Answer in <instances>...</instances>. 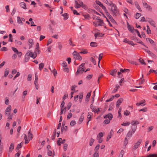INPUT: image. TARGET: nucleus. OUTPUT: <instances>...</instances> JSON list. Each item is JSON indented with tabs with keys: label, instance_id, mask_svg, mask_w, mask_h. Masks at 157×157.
<instances>
[{
	"label": "nucleus",
	"instance_id": "nucleus-17",
	"mask_svg": "<svg viewBox=\"0 0 157 157\" xmlns=\"http://www.w3.org/2000/svg\"><path fill=\"white\" fill-rule=\"evenodd\" d=\"M127 28L129 31L132 33L133 32V30H135L134 28L132 27H131L128 22H127Z\"/></svg>",
	"mask_w": 157,
	"mask_h": 157
},
{
	"label": "nucleus",
	"instance_id": "nucleus-29",
	"mask_svg": "<svg viewBox=\"0 0 157 157\" xmlns=\"http://www.w3.org/2000/svg\"><path fill=\"white\" fill-rule=\"evenodd\" d=\"M90 46L91 47H96L98 46V44L96 42H91L90 43Z\"/></svg>",
	"mask_w": 157,
	"mask_h": 157
},
{
	"label": "nucleus",
	"instance_id": "nucleus-63",
	"mask_svg": "<svg viewBox=\"0 0 157 157\" xmlns=\"http://www.w3.org/2000/svg\"><path fill=\"white\" fill-rule=\"evenodd\" d=\"M130 113V112L128 111L127 110L124 112V114L126 116L129 115Z\"/></svg>",
	"mask_w": 157,
	"mask_h": 157
},
{
	"label": "nucleus",
	"instance_id": "nucleus-15",
	"mask_svg": "<svg viewBox=\"0 0 157 157\" xmlns=\"http://www.w3.org/2000/svg\"><path fill=\"white\" fill-rule=\"evenodd\" d=\"M117 71L116 69H113L111 71L110 74L111 75L115 77L116 76Z\"/></svg>",
	"mask_w": 157,
	"mask_h": 157
},
{
	"label": "nucleus",
	"instance_id": "nucleus-37",
	"mask_svg": "<svg viewBox=\"0 0 157 157\" xmlns=\"http://www.w3.org/2000/svg\"><path fill=\"white\" fill-rule=\"evenodd\" d=\"M75 7L76 8H78L80 7H81V5L80 4H78V2L76 1H75Z\"/></svg>",
	"mask_w": 157,
	"mask_h": 157
},
{
	"label": "nucleus",
	"instance_id": "nucleus-23",
	"mask_svg": "<svg viewBox=\"0 0 157 157\" xmlns=\"http://www.w3.org/2000/svg\"><path fill=\"white\" fill-rule=\"evenodd\" d=\"M28 136L29 139L30 140H32L33 138V135L31 133V130L30 129L28 133Z\"/></svg>",
	"mask_w": 157,
	"mask_h": 157
},
{
	"label": "nucleus",
	"instance_id": "nucleus-50",
	"mask_svg": "<svg viewBox=\"0 0 157 157\" xmlns=\"http://www.w3.org/2000/svg\"><path fill=\"white\" fill-rule=\"evenodd\" d=\"M121 72L118 71L117 72L118 77L119 78H122L123 77V75L122 74Z\"/></svg>",
	"mask_w": 157,
	"mask_h": 157
},
{
	"label": "nucleus",
	"instance_id": "nucleus-24",
	"mask_svg": "<svg viewBox=\"0 0 157 157\" xmlns=\"http://www.w3.org/2000/svg\"><path fill=\"white\" fill-rule=\"evenodd\" d=\"M21 7L24 9H26V5L24 2H21L20 3Z\"/></svg>",
	"mask_w": 157,
	"mask_h": 157
},
{
	"label": "nucleus",
	"instance_id": "nucleus-5",
	"mask_svg": "<svg viewBox=\"0 0 157 157\" xmlns=\"http://www.w3.org/2000/svg\"><path fill=\"white\" fill-rule=\"evenodd\" d=\"M74 58L75 59L81 60L82 59V57L80 55L79 53H78L76 51H74L73 53Z\"/></svg>",
	"mask_w": 157,
	"mask_h": 157
},
{
	"label": "nucleus",
	"instance_id": "nucleus-27",
	"mask_svg": "<svg viewBox=\"0 0 157 157\" xmlns=\"http://www.w3.org/2000/svg\"><path fill=\"white\" fill-rule=\"evenodd\" d=\"M120 71L122 73H124L125 72H127L128 73H129L130 71V70L128 69H123L122 68H120Z\"/></svg>",
	"mask_w": 157,
	"mask_h": 157
},
{
	"label": "nucleus",
	"instance_id": "nucleus-3",
	"mask_svg": "<svg viewBox=\"0 0 157 157\" xmlns=\"http://www.w3.org/2000/svg\"><path fill=\"white\" fill-rule=\"evenodd\" d=\"M85 65L84 63H82L81 65H79L78 68L75 74L76 76L80 74H82L85 71V68L84 67Z\"/></svg>",
	"mask_w": 157,
	"mask_h": 157
},
{
	"label": "nucleus",
	"instance_id": "nucleus-31",
	"mask_svg": "<svg viewBox=\"0 0 157 157\" xmlns=\"http://www.w3.org/2000/svg\"><path fill=\"white\" fill-rule=\"evenodd\" d=\"M62 15L64 17L63 19L64 20H66L68 19L69 15L68 13H65Z\"/></svg>",
	"mask_w": 157,
	"mask_h": 157
},
{
	"label": "nucleus",
	"instance_id": "nucleus-22",
	"mask_svg": "<svg viewBox=\"0 0 157 157\" xmlns=\"http://www.w3.org/2000/svg\"><path fill=\"white\" fill-rule=\"evenodd\" d=\"M91 91H90V92L88 93L86 95L85 100L87 102H88L89 101L91 95Z\"/></svg>",
	"mask_w": 157,
	"mask_h": 157
},
{
	"label": "nucleus",
	"instance_id": "nucleus-45",
	"mask_svg": "<svg viewBox=\"0 0 157 157\" xmlns=\"http://www.w3.org/2000/svg\"><path fill=\"white\" fill-rule=\"evenodd\" d=\"M82 50H83V51L80 52H79V53H80L81 54H87L88 53V52L87 51V50L86 49H82Z\"/></svg>",
	"mask_w": 157,
	"mask_h": 157
},
{
	"label": "nucleus",
	"instance_id": "nucleus-9",
	"mask_svg": "<svg viewBox=\"0 0 157 157\" xmlns=\"http://www.w3.org/2000/svg\"><path fill=\"white\" fill-rule=\"evenodd\" d=\"M132 40H135L136 41V42L139 44H141L144 45V46H145V47L147 48H148V47L145 45L140 40H139L138 39H137L136 37H134L132 39Z\"/></svg>",
	"mask_w": 157,
	"mask_h": 157
},
{
	"label": "nucleus",
	"instance_id": "nucleus-54",
	"mask_svg": "<svg viewBox=\"0 0 157 157\" xmlns=\"http://www.w3.org/2000/svg\"><path fill=\"white\" fill-rule=\"evenodd\" d=\"M62 140V139L61 138H59L58 139V140L57 141V144L58 145L60 146L61 144V141Z\"/></svg>",
	"mask_w": 157,
	"mask_h": 157
},
{
	"label": "nucleus",
	"instance_id": "nucleus-30",
	"mask_svg": "<svg viewBox=\"0 0 157 157\" xmlns=\"http://www.w3.org/2000/svg\"><path fill=\"white\" fill-rule=\"evenodd\" d=\"M67 107H66L65 108H61V111L59 113V114L60 115H61L63 113V111L64 112H66L67 111Z\"/></svg>",
	"mask_w": 157,
	"mask_h": 157
},
{
	"label": "nucleus",
	"instance_id": "nucleus-53",
	"mask_svg": "<svg viewBox=\"0 0 157 157\" xmlns=\"http://www.w3.org/2000/svg\"><path fill=\"white\" fill-rule=\"evenodd\" d=\"M52 73H53L54 75L55 76H56L57 74V71L55 68H53Z\"/></svg>",
	"mask_w": 157,
	"mask_h": 157
},
{
	"label": "nucleus",
	"instance_id": "nucleus-12",
	"mask_svg": "<svg viewBox=\"0 0 157 157\" xmlns=\"http://www.w3.org/2000/svg\"><path fill=\"white\" fill-rule=\"evenodd\" d=\"M30 52L29 51H28L25 55V62H27L30 59V56L29 53Z\"/></svg>",
	"mask_w": 157,
	"mask_h": 157
},
{
	"label": "nucleus",
	"instance_id": "nucleus-35",
	"mask_svg": "<svg viewBox=\"0 0 157 157\" xmlns=\"http://www.w3.org/2000/svg\"><path fill=\"white\" fill-rule=\"evenodd\" d=\"M68 43L70 45L74 46H75V44H74L73 43V42L72 41L71 38H70L68 40Z\"/></svg>",
	"mask_w": 157,
	"mask_h": 157
},
{
	"label": "nucleus",
	"instance_id": "nucleus-41",
	"mask_svg": "<svg viewBox=\"0 0 157 157\" xmlns=\"http://www.w3.org/2000/svg\"><path fill=\"white\" fill-rule=\"evenodd\" d=\"M14 149V144L12 143L11 144L10 147H9L10 151H12Z\"/></svg>",
	"mask_w": 157,
	"mask_h": 157
},
{
	"label": "nucleus",
	"instance_id": "nucleus-51",
	"mask_svg": "<svg viewBox=\"0 0 157 157\" xmlns=\"http://www.w3.org/2000/svg\"><path fill=\"white\" fill-rule=\"evenodd\" d=\"M126 81L124 80V78H122L121 79L120 81H119V83L121 86H122V83L125 82Z\"/></svg>",
	"mask_w": 157,
	"mask_h": 157
},
{
	"label": "nucleus",
	"instance_id": "nucleus-32",
	"mask_svg": "<svg viewBox=\"0 0 157 157\" xmlns=\"http://www.w3.org/2000/svg\"><path fill=\"white\" fill-rule=\"evenodd\" d=\"M135 5L136 6V8L140 11H142V10L141 8H140V6L138 4V3L137 2H135Z\"/></svg>",
	"mask_w": 157,
	"mask_h": 157
},
{
	"label": "nucleus",
	"instance_id": "nucleus-34",
	"mask_svg": "<svg viewBox=\"0 0 157 157\" xmlns=\"http://www.w3.org/2000/svg\"><path fill=\"white\" fill-rule=\"evenodd\" d=\"M23 142H22L19 144H18L17 145V147H16V149L18 150L20 148H21L23 145Z\"/></svg>",
	"mask_w": 157,
	"mask_h": 157
},
{
	"label": "nucleus",
	"instance_id": "nucleus-62",
	"mask_svg": "<svg viewBox=\"0 0 157 157\" xmlns=\"http://www.w3.org/2000/svg\"><path fill=\"white\" fill-rule=\"evenodd\" d=\"M93 157H99V154L98 152H95L93 155Z\"/></svg>",
	"mask_w": 157,
	"mask_h": 157
},
{
	"label": "nucleus",
	"instance_id": "nucleus-13",
	"mask_svg": "<svg viewBox=\"0 0 157 157\" xmlns=\"http://www.w3.org/2000/svg\"><path fill=\"white\" fill-rule=\"evenodd\" d=\"M123 99L122 98H119L117 101L116 103V107L118 108L121 104L122 102Z\"/></svg>",
	"mask_w": 157,
	"mask_h": 157
},
{
	"label": "nucleus",
	"instance_id": "nucleus-43",
	"mask_svg": "<svg viewBox=\"0 0 157 157\" xmlns=\"http://www.w3.org/2000/svg\"><path fill=\"white\" fill-rule=\"evenodd\" d=\"M139 62L140 63L142 64H143L144 65H146V63L144 62V60L142 59L141 58H140L139 59Z\"/></svg>",
	"mask_w": 157,
	"mask_h": 157
},
{
	"label": "nucleus",
	"instance_id": "nucleus-40",
	"mask_svg": "<svg viewBox=\"0 0 157 157\" xmlns=\"http://www.w3.org/2000/svg\"><path fill=\"white\" fill-rule=\"evenodd\" d=\"M44 63H42L39 64V69L40 71H41V70L44 68Z\"/></svg>",
	"mask_w": 157,
	"mask_h": 157
},
{
	"label": "nucleus",
	"instance_id": "nucleus-10",
	"mask_svg": "<svg viewBox=\"0 0 157 157\" xmlns=\"http://www.w3.org/2000/svg\"><path fill=\"white\" fill-rule=\"evenodd\" d=\"M143 5L149 11H151V6L148 5L146 2H145L143 3Z\"/></svg>",
	"mask_w": 157,
	"mask_h": 157
},
{
	"label": "nucleus",
	"instance_id": "nucleus-11",
	"mask_svg": "<svg viewBox=\"0 0 157 157\" xmlns=\"http://www.w3.org/2000/svg\"><path fill=\"white\" fill-rule=\"evenodd\" d=\"M144 50L152 58H156V56L153 53L151 52L150 51L148 50L147 49H144Z\"/></svg>",
	"mask_w": 157,
	"mask_h": 157
},
{
	"label": "nucleus",
	"instance_id": "nucleus-39",
	"mask_svg": "<svg viewBox=\"0 0 157 157\" xmlns=\"http://www.w3.org/2000/svg\"><path fill=\"white\" fill-rule=\"evenodd\" d=\"M90 109L92 110L93 112L95 113L96 111L97 110V109L94 108V107L93 106L92 104L90 105Z\"/></svg>",
	"mask_w": 157,
	"mask_h": 157
},
{
	"label": "nucleus",
	"instance_id": "nucleus-7",
	"mask_svg": "<svg viewBox=\"0 0 157 157\" xmlns=\"http://www.w3.org/2000/svg\"><path fill=\"white\" fill-rule=\"evenodd\" d=\"M11 106L10 105H9L8 107L6 108V109L5 113V115H9L10 114V113L11 112Z\"/></svg>",
	"mask_w": 157,
	"mask_h": 157
},
{
	"label": "nucleus",
	"instance_id": "nucleus-19",
	"mask_svg": "<svg viewBox=\"0 0 157 157\" xmlns=\"http://www.w3.org/2000/svg\"><path fill=\"white\" fill-rule=\"evenodd\" d=\"M104 34H102L98 33H95L94 34V36L95 39H96L97 37H102L104 36Z\"/></svg>",
	"mask_w": 157,
	"mask_h": 157
},
{
	"label": "nucleus",
	"instance_id": "nucleus-38",
	"mask_svg": "<svg viewBox=\"0 0 157 157\" xmlns=\"http://www.w3.org/2000/svg\"><path fill=\"white\" fill-rule=\"evenodd\" d=\"M109 19H110L111 21L112 22V23L113 24L117 25V23L115 21V20L112 17H110Z\"/></svg>",
	"mask_w": 157,
	"mask_h": 157
},
{
	"label": "nucleus",
	"instance_id": "nucleus-60",
	"mask_svg": "<svg viewBox=\"0 0 157 157\" xmlns=\"http://www.w3.org/2000/svg\"><path fill=\"white\" fill-rule=\"evenodd\" d=\"M147 111V108L146 107L144 108L143 109H141L139 110V112L143 111L144 112H146Z\"/></svg>",
	"mask_w": 157,
	"mask_h": 157
},
{
	"label": "nucleus",
	"instance_id": "nucleus-44",
	"mask_svg": "<svg viewBox=\"0 0 157 157\" xmlns=\"http://www.w3.org/2000/svg\"><path fill=\"white\" fill-rule=\"evenodd\" d=\"M94 141V140L92 138H91L90 139V143H89V145L90 146H92Z\"/></svg>",
	"mask_w": 157,
	"mask_h": 157
},
{
	"label": "nucleus",
	"instance_id": "nucleus-18",
	"mask_svg": "<svg viewBox=\"0 0 157 157\" xmlns=\"http://www.w3.org/2000/svg\"><path fill=\"white\" fill-rule=\"evenodd\" d=\"M113 118V115L110 113H109L107 115H106L104 116L105 118H108L109 119L111 120Z\"/></svg>",
	"mask_w": 157,
	"mask_h": 157
},
{
	"label": "nucleus",
	"instance_id": "nucleus-49",
	"mask_svg": "<svg viewBox=\"0 0 157 157\" xmlns=\"http://www.w3.org/2000/svg\"><path fill=\"white\" fill-rule=\"evenodd\" d=\"M143 75L142 74V78H140V79H141V80L140 81V82L139 83V85L143 84L145 82V80L144 79H142V78H143Z\"/></svg>",
	"mask_w": 157,
	"mask_h": 157
},
{
	"label": "nucleus",
	"instance_id": "nucleus-36",
	"mask_svg": "<svg viewBox=\"0 0 157 157\" xmlns=\"http://www.w3.org/2000/svg\"><path fill=\"white\" fill-rule=\"evenodd\" d=\"M24 139H25V144H28L29 143V140L27 139V136L26 134H25Z\"/></svg>",
	"mask_w": 157,
	"mask_h": 157
},
{
	"label": "nucleus",
	"instance_id": "nucleus-14",
	"mask_svg": "<svg viewBox=\"0 0 157 157\" xmlns=\"http://www.w3.org/2000/svg\"><path fill=\"white\" fill-rule=\"evenodd\" d=\"M96 2L97 4L99 5L100 6V7L102 8L103 10H106V7L103 6V4H102L101 2L98 1H96Z\"/></svg>",
	"mask_w": 157,
	"mask_h": 157
},
{
	"label": "nucleus",
	"instance_id": "nucleus-33",
	"mask_svg": "<svg viewBox=\"0 0 157 157\" xmlns=\"http://www.w3.org/2000/svg\"><path fill=\"white\" fill-rule=\"evenodd\" d=\"M104 10V11L105 13L106 16L109 18L110 17H112L110 15L109 13V12H108L106 8V10Z\"/></svg>",
	"mask_w": 157,
	"mask_h": 157
},
{
	"label": "nucleus",
	"instance_id": "nucleus-59",
	"mask_svg": "<svg viewBox=\"0 0 157 157\" xmlns=\"http://www.w3.org/2000/svg\"><path fill=\"white\" fill-rule=\"evenodd\" d=\"M17 22L19 24L21 23L22 25L23 24V22L21 20V19L20 17H17Z\"/></svg>",
	"mask_w": 157,
	"mask_h": 157
},
{
	"label": "nucleus",
	"instance_id": "nucleus-64",
	"mask_svg": "<svg viewBox=\"0 0 157 157\" xmlns=\"http://www.w3.org/2000/svg\"><path fill=\"white\" fill-rule=\"evenodd\" d=\"M147 157H157V155L155 154H150Z\"/></svg>",
	"mask_w": 157,
	"mask_h": 157
},
{
	"label": "nucleus",
	"instance_id": "nucleus-4",
	"mask_svg": "<svg viewBox=\"0 0 157 157\" xmlns=\"http://www.w3.org/2000/svg\"><path fill=\"white\" fill-rule=\"evenodd\" d=\"M96 21L93 22V24L95 26H98L103 25L104 24L103 20L99 19H96Z\"/></svg>",
	"mask_w": 157,
	"mask_h": 157
},
{
	"label": "nucleus",
	"instance_id": "nucleus-2",
	"mask_svg": "<svg viewBox=\"0 0 157 157\" xmlns=\"http://www.w3.org/2000/svg\"><path fill=\"white\" fill-rule=\"evenodd\" d=\"M85 65L84 63H82L81 65H79L78 68L75 74L76 76L80 74H82L85 71V68L84 67Z\"/></svg>",
	"mask_w": 157,
	"mask_h": 157
},
{
	"label": "nucleus",
	"instance_id": "nucleus-48",
	"mask_svg": "<svg viewBox=\"0 0 157 157\" xmlns=\"http://www.w3.org/2000/svg\"><path fill=\"white\" fill-rule=\"evenodd\" d=\"M103 56V54L102 53H101L99 54L98 57V62L99 64L100 63V61L101 59H102Z\"/></svg>",
	"mask_w": 157,
	"mask_h": 157
},
{
	"label": "nucleus",
	"instance_id": "nucleus-56",
	"mask_svg": "<svg viewBox=\"0 0 157 157\" xmlns=\"http://www.w3.org/2000/svg\"><path fill=\"white\" fill-rule=\"evenodd\" d=\"M84 113H83L82 114L81 116L80 117L79 119V121L81 122L83 121L84 118V116L83 115H82V114Z\"/></svg>",
	"mask_w": 157,
	"mask_h": 157
},
{
	"label": "nucleus",
	"instance_id": "nucleus-16",
	"mask_svg": "<svg viewBox=\"0 0 157 157\" xmlns=\"http://www.w3.org/2000/svg\"><path fill=\"white\" fill-rule=\"evenodd\" d=\"M146 40L147 42L149 41L152 45L154 46L155 45V44L154 41L151 39L147 38L146 39Z\"/></svg>",
	"mask_w": 157,
	"mask_h": 157
},
{
	"label": "nucleus",
	"instance_id": "nucleus-52",
	"mask_svg": "<svg viewBox=\"0 0 157 157\" xmlns=\"http://www.w3.org/2000/svg\"><path fill=\"white\" fill-rule=\"evenodd\" d=\"M141 16V14L140 13H136V14L135 18L136 19H138Z\"/></svg>",
	"mask_w": 157,
	"mask_h": 157
},
{
	"label": "nucleus",
	"instance_id": "nucleus-46",
	"mask_svg": "<svg viewBox=\"0 0 157 157\" xmlns=\"http://www.w3.org/2000/svg\"><path fill=\"white\" fill-rule=\"evenodd\" d=\"M90 60L95 65L96 64V62L95 60L92 57L90 58Z\"/></svg>",
	"mask_w": 157,
	"mask_h": 157
},
{
	"label": "nucleus",
	"instance_id": "nucleus-26",
	"mask_svg": "<svg viewBox=\"0 0 157 157\" xmlns=\"http://www.w3.org/2000/svg\"><path fill=\"white\" fill-rule=\"evenodd\" d=\"M120 86L117 84L116 85V86L114 89L112 91V93H114L116 92L117 91L118 89L120 88Z\"/></svg>",
	"mask_w": 157,
	"mask_h": 157
},
{
	"label": "nucleus",
	"instance_id": "nucleus-1",
	"mask_svg": "<svg viewBox=\"0 0 157 157\" xmlns=\"http://www.w3.org/2000/svg\"><path fill=\"white\" fill-rule=\"evenodd\" d=\"M111 6L110 11L113 14V16L119 15V11L116 5L113 3Z\"/></svg>",
	"mask_w": 157,
	"mask_h": 157
},
{
	"label": "nucleus",
	"instance_id": "nucleus-55",
	"mask_svg": "<svg viewBox=\"0 0 157 157\" xmlns=\"http://www.w3.org/2000/svg\"><path fill=\"white\" fill-rule=\"evenodd\" d=\"M130 124V123L129 122H126L124 123V122L123 123H122L121 124V125L122 126H127L129 125Z\"/></svg>",
	"mask_w": 157,
	"mask_h": 157
},
{
	"label": "nucleus",
	"instance_id": "nucleus-58",
	"mask_svg": "<svg viewBox=\"0 0 157 157\" xmlns=\"http://www.w3.org/2000/svg\"><path fill=\"white\" fill-rule=\"evenodd\" d=\"M100 146V145L99 144H98L94 148V151H95V152H98V151L99 149Z\"/></svg>",
	"mask_w": 157,
	"mask_h": 157
},
{
	"label": "nucleus",
	"instance_id": "nucleus-57",
	"mask_svg": "<svg viewBox=\"0 0 157 157\" xmlns=\"http://www.w3.org/2000/svg\"><path fill=\"white\" fill-rule=\"evenodd\" d=\"M124 151L123 150H122L121 151V152L120 153L119 157H122L123 156V155L124 154Z\"/></svg>",
	"mask_w": 157,
	"mask_h": 157
},
{
	"label": "nucleus",
	"instance_id": "nucleus-21",
	"mask_svg": "<svg viewBox=\"0 0 157 157\" xmlns=\"http://www.w3.org/2000/svg\"><path fill=\"white\" fill-rule=\"evenodd\" d=\"M29 48H30L32 47L33 45V40L32 39H30L29 40Z\"/></svg>",
	"mask_w": 157,
	"mask_h": 157
},
{
	"label": "nucleus",
	"instance_id": "nucleus-6",
	"mask_svg": "<svg viewBox=\"0 0 157 157\" xmlns=\"http://www.w3.org/2000/svg\"><path fill=\"white\" fill-rule=\"evenodd\" d=\"M142 142V140L141 139H140L138 140V142L136 143L133 147V149L134 150L136 149L140 145V144H141Z\"/></svg>",
	"mask_w": 157,
	"mask_h": 157
},
{
	"label": "nucleus",
	"instance_id": "nucleus-28",
	"mask_svg": "<svg viewBox=\"0 0 157 157\" xmlns=\"http://www.w3.org/2000/svg\"><path fill=\"white\" fill-rule=\"evenodd\" d=\"M29 53L30 54V57H31L33 59L35 58L37 56V53L36 52V53H34V54L32 52H29Z\"/></svg>",
	"mask_w": 157,
	"mask_h": 157
},
{
	"label": "nucleus",
	"instance_id": "nucleus-20",
	"mask_svg": "<svg viewBox=\"0 0 157 157\" xmlns=\"http://www.w3.org/2000/svg\"><path fill=\"white\" fill-rule=\"evenodd\" d=\"M132 131H129L127 133L126 135V137H127L128 139H129L132 136Z\"/></svg>",
	"mask_w": 157,
	"mask_h": 157
},
{
	"label": "nucleus",
	"instance_id": "nucleus-47",
	"mask_svg": "<svg viewBox=\"0 0 157 157\" xmlns=\"http://www.w3.org/2000/svg\"><path fill=\"white\" fill-rule=\"evenodd\" d=\"M128 141L127 137H125L124 139V146H126L127 144H128Z\"/></svg>",
	"mask_w": 157,
	"mask_h": 157
},
{
	"label": "nucleus",
	"instance_id": "nucleus-42",
	"mask_svg": "<svg viewBox=\"0 0 157 157\" xmlns=\"http://www.w3.org/2000/svg\"><path fill=\"white\" fill-rule=\"evenodd\" d=\"M70 112H71V110H70ZM72 116V114L71 113H69L67 116V120L69 119Z\"/></svg>",
	"mask_w": 157,
	"mask_h": 157
},
{
	"label": "nucleus",
	"instance_id": "nucleus-25",
	"mask_svg": "<svg viewBox=\"0 0 157 157\" xmlns=\"http://www.w3.org/2000/svg\"><path fill=\"white\" fill-rule=\"evenodd\" d=\"M104 2L106 3L108 6H111L113 3L112 2H109L107 0H104Z\"/></svg>",
	"mask_w": 157,
	"mask_h": 157
},
{
	"label": "nucleus",
	"instance_id": "nucleus-61",
	"mask_svg": "<svg viewBox=\"0 0 157 157\" xmlns=\"http://www.w3.org/2000/svg\"><path fill=\"white\" fill-rule=\"evenodd\" d=\"M9 73V71L8 70H6L5 71V73H4V77H6L7 75H8V74Z\"/></svg>",
	"mask_w": 157,
	"mask_h": 157
},
{
	"label": "nucleus",
	"instance_id": "nucleus-8",
	"mask_svg": "<svg viewBox=\"0 0 157 157\" xmlns=\"http://www.w3.org/2000/svg\"><path fill=\"white\" fill-rule=\"evenodd\" d=\"M147 21L153 27H155V22L152 19L148 18H147Z\"/></svg>",
	"mask_w": 157,
	"mask_h": 157
}]
</instances>
